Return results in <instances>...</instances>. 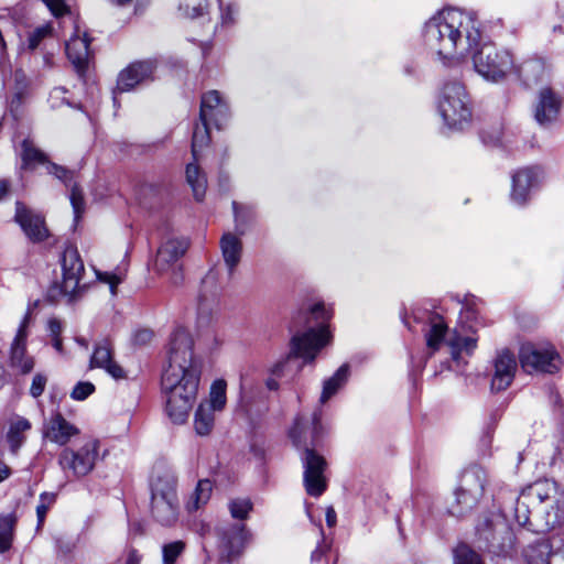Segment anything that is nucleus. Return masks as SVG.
I'll return each mask as SVG.
<instances>
[{
    "mask_svg": "<svg viewBox=\"0 0 564 564\" xmlns=\"http://www.w3.org/2000/svg\"><path fill=\"white\" fill-rule=\"evenodd\" d=\"M31 323V310H28L10 346V367L21 375H28L34 368V358L26 354V339Z\"/></svg>",
    "mask_w": 564,
    "mask_h": 564,
    "instance_id": "obj_14",
    "label": "nucleus"
},
{
    "mask_svg": "<svg viewBox=\"0 0 564 564\" xmlns=\"http://www.w3.org/2000/svg\"><path fill=\"white\" fill-rule=\"evenodd\" d=\"M161 386L166 397V414L176 424L186 422L196 400L202 364L194 355L193 338L185 328H176L170 337Z\"/></svg>",
    "mask_w": 564,
    "mask_h": 564,
    "instance_id": "obj_1",
    "label": "nucleus"
},
{
    "mask_svg": "<svg viewBox=\"0 0 564 564\" xmlns=\"http://www.w3.org/2000/svg\"><path fill=\"white\" fill-rule=\"evenodd\" d=\"M52 341H53V347L58 351V352H63V343H62V339L59 336L57 337H52Z\"/></svg>",
    "mask_w": 564,
    "mask_h": 564,
    "instance_id": "obj_62",
    "label": "nucleus"
},
{
    "mask_svg": "<svg viewBox=\"0 0 564 564\" xmlns=\"http://www.w3.org/2000/svg\"><path fill=\"white\" fill-rule=\"evenodd\" d=\"M518 369L514 355L505 349L492 361L491 390L502 391L510 387Z\"/></svg>",
    "mask_w": 564,
    "mask_h": 564,
    "instance_id": "obj_16",
    "label": "nucleus"
},
{
    "mask_svg": "<svg viewBox=\"0 0 564 564\" xmlns=\"http://www.w3.org/2000/svg\"><path fill=\"white\" fill-rule=\"evenodd\" d=\"M62 283H55L48 290V295L53 300L58 297H66L68 301L73 300L78 291L79 281L84 273V263L77 249L68 247L64 250L62 259Z\"/></svg>",
    "mask_w": 564,
    "mask_h": 564,
    "instance_id": "obj_12",
    "label": "nucleus"
},
{
    "mask_svg": "<svg viewBox=\"0 0 564 564\" xmlns=\"http://www.w3.org/2000/svg\"><path fill=\"white\" fill-rule=\"evenodd\" d=\"M438 112L451 129H464L471 119V109L465 87L456 80L447 82L441 89Z\"/></svg>",
    "mask_w": 564,
    "mask_h": 564,
    "instance_id": "obj_7",
    "label": "nucleus"
},
{
    "mask_svg": "<svg viewBox=\"0 0 564 564\" xmlns=\"http://www.w3.org/2000/svg\"><path fill=\"white\" fill-rule=\"evenodd\" d=\"M90 368L105 369L115 379H122L126 376L122 367L112 359L111 347L107 340L96 345L90 358Z\"/></svg>",
    "mask_w": 564,
    "mask_h": 564,
    "instance_id": "obj_24",
    "label": "nucleus"
},
{
    "mask_svg": "<svg viewBox=\"0 0 564 564\" xmlns=\"http://www.w3.org/2000/svg\"><path fill=\"white\" fill-rule=\"evenodd\" d=\"M186 181L191 186L196 200H202L207 188L205 173L196 163H188L186 166Z\"/></svg>",
    "mask_w": 564,
    "mask_h": 564,
    "instance_id": "obj_31",
    "label": "nucleus"
},
{
    "mask_svg": "<svg viewBox=\"0 0 564 564\" xmlns=\"http://www.w3.org/2000/svg\"><path fill=\"white\" fill-rule=\"evenodd\" d=\"M52 14L56 18L63 15L68 11L67 6L63 0H42Z\"/></svg>",
    "mask_w": 564,
    "mask_h": 564,
    "instance_id": "obj_50",
    "label": "nucleus"
},
{
    "mask_svg": "<svg viewBox=\"0 0 564 564\" xmlns=\"http://www.w3.org/2000/svg\"><path fill=\"white\" fill-rule=\"evenodd\" d=\"M232 207H234V214H235V220H236V224H237V227L241 226L245 224V215L242 213V207L240 205H238L236 202L232 203Z\"/></svg>",
    "mask_w": 564,
    "mask_h": 564,
    "instance_id": "obj_56",
    "label": "nucleus"
},
{
    "mask_svg": "<svg viewBox=\"0 0 564 564\" xmlns=\"http://www.w3.org/2000/svg\"><path fill=\"white\" fill-rule=\"evenodd\" d=\"M52 32L53 28L50 23L35 28L28 36V47L31 51L36 50L44 39L52 35Z\"/></svg>",
    "mask_w": 564,
    "mask_h": 564,
    "instance_id": "obj_41",
    "label": "nucleus"
},
{
    "mask_svg": "<svg viewBox=\"0 0 564 564\" xmlns=\"http://www.w3.org/2000/svg\"><path fill=\"white\" fill-rule=\"evenodd\" d=\"M325 517H326L327 525L329 528L335 527L336 521H337V516H336V511L333 507H327Z\"/></svg>",
    "mask_w": 564,
    "mask_h": 564,
    "instance_id": "obj_57",
    "label": "nucleus"
},
{
    "mask_svg": "<svg viewBox=\"0 0 564 564\" xmlns=\"http://www.w3.org/2000/svg\"><path fill=\"white\" fill-rule=\"evenodd\" d=\"M541 564H564V544L553 551L546 560H542Z\"/></svg>",
    "mask_w": 564,
    "mask_h": 564,
    "instance_id": "obj_51",
    "label": "nucleus"
},
{
    "mask_svg": "<svg viewBox=\"0 0 564 564\" xmlns=\"http://www.w3.org/2000/svg\"><path fill=\"white\" fill-rule=\"evenodd\" d=\"M564 516V495L554 481H535L522 490L514 507L516 521L534 532L557 527Z\"/></svg>",
    "mask_w": 564,
    "mask_h": 564,
    "instance_id": "obj_3",
    "label": "nucleus"
},
{
    "mask_svg": "<svg viewBox=\"0 0 564 564\" xmlns=\"http://www.w3.org/2000/svg\"><path fill=\"white\" fill-rule=\"evenodd\" d=\"M47 383V377L41 372L33 376L32 383L30 387V394L33 398H39L45 390Z\"/></svg>",
    "mask_w": 564,
    "mask_h": 564,
    "instance_id": "obj_47",
    "label": "nucleus"
},
{
    "mask_svg": "<svg viewBox=\"0 0 564 564\" xmlns=\"http://www.w3.org/2000/svg\"><path fill=\"white\" fill-rule=\"evenodd\" d=\"M482 497V495H475L469 490H462V487L457 486L448 512L457 518L464 517L477 507Z\"/></svg>",
    "mask_w": 564,
    "mask_h": 564,
    "instance_id": "obj_27",
    "label": "nucleus"
},
{
    "mask_svg": "<svg viewBox=\"0 0 564 564\" xmlns=\"http://www.w3.org/2000/svg\"><path fill=\"white\" fill-rule=\"evenodd\" d=\"M14 218L31 240L41 241L47 236L43 218L20 202L17 203Z\"/></svg>",
    "mask_w": 564,
    "mask_h": 564,
    "instance_id": "obj_21",
    "label": "nucleus"
},
{
    "mask_svg": "<svg viewBox=\"0 0 564 564\" xmlns=\"http://www.w3.org/2000/svg\"><path fill=\"white\" fill-rule=\"evenodd\" d=\"M543 170L540 166H528L518 170L512 176L511 199L518 205H523L532 187L543 178Z\"/></svg>",
    "mask_w": 564,
    "mask_h": 564,
    "instance_id": "obj_18",
    "label": "nucleus"
},
{
    "mask_svg": "<svg viewBox=\"0 0 564 564\" xmlns=\"http://www.w3.org/2000/svg\"><path fill=\"white\" fill-rule=\"evenodd\" d=\"M181 541L171 542L163 546V564H174L184 550Z\"/></svg>",
    "mask_w": 564,
    "mask_h": 564,
    "instance_id": "obj_42",
    "label": "nucleus"
},
{
    "mask_svg": "<svg viewBox=\"0 0 564 564\" xmlns=\"http://www.w3.org/2000/svg\"><path fill=\"white\" fill-rule=\"evenodd\" d=\"M209 122L210 121L208 120H200V122L196 123L194 128L192 139V153L195 160L197 159L198 151L209 144Z\"/></svg>",
    "mask_w": 564,
    "mask_h": 564,
    "instance_id": "obj_37",
    "label": "nucleus"
},
{
    "mask_svg": "<svg viewBox=\"0 0 564 564\" xmlns=\"http://www.w3.org/2000/svg\"><path fill=\"white\" fill-rule=\"evenodd\" d=\"M47 172L62 181L66 186H70L74 178V173L72 171L54 163L47 164Z\"/></svg>",
    "mask_w": 564,
    "mask_h": 564,
    "instance_id": "obj_43",
    "label": "nucleus"
},
{
    "mask_svg": "<svg viewBox=\"0 0 564 564\" xmlns=\"http://www.w3.org/2000/svg\"><path fill=\"white\" fill-rule=\"evenodd\" d=\"M545 72V64L542 59L530 58L521 62L520 64L514 63V68L511 74H514L525 85H531L541 80L544 77Z\"/></svg>",
    "mask_w": 564,
    "mask_h": 564,
    "instance_id": "obj_28",
    "label": "nucleus"
},
{
    "mask_svg": "<svg viewBox=\"0 0 564 564\" xmlns=\"http://www.w3.org/2000/svg\"><path fill=\"white\" fill-rule=\"evenodd\" d=\"M100 442L94 437H87L77 448L66 447L58 456V464L63 471L70 473L74 477L88 475L99 459Z\"/></svg>",
    "mask_w": 564,
    "mask_h": 564,
    "instance_id": "obj_11",
    "label": "nucleus"
},
{
    "mask_svg": "<svg viewBox=\"0 0 564 564\" xmlns=\"http://www.w3.org/2000/svg\"><path fill=\"white\" fill-rule=\"evenodd\" d=\"M141 561V556L138 554L135 550H131L128 554L126 564H139Z\"/></svg>",
    "mask_w": 564,
    "mask_h": 564,
    "instance_id": "obj_59",
    "label": "nucleus"
},
{
    "mask_svg": "<svg viewBox=\"0 0 564 564\" xmlns=\"http://www.w3.org/2000/svg\"><path fill=\"white\" fill-rule=\"evenodd\" d=\"M220 249L224 262L229 272L232 273L239 264L242 254V241L240 237L232 232L224 234L220 239Z\"/></svg>",
    "mask_w": 564,
    "mask_h": 564,
    "instance_id": "obj_26",
    "label": "nucleus"
},
{
    "mask_svg": "<svg viewBox=\"0 0 564 564\" xmlns=\"http://www.w3.org/2000/svg\"><path fill=\"white\" fill-rule=\"evenodd\" d=\"M321 417V411H315L310 420L299 416L290 431L294 445L304 448V485L307 494L313 497L321 496L327 487L324 476L326 460L313 448L324 434Z\"/></svg>",
    "mask_w": 564,
    "mask_h": 564,
    "instance_id": "obj_4",
    "label": "nucleus"
},
{
    "mask_svg": "<svg viewBox=\"0 0 564 564\" xmlns=\"http://www.w3.org/2000/svg\"><path fill=\"white\" fill-rule=\"evenodd\" d=\"M520 364L529 372L554 373L560 369L561 357L551 344H525L520 349Z\"/></svg>",
    "mask_w": 564,
    "mask_h": 564,
    "instance_id": "obj_13",
    "label": "nucleus"
},
{
    "mask_svg": "<svg viewBox=\"0 0 564 564\" xmlns=\"http://www.w3.org/2000/svg\"><path fill=\"white\" fill-rule=\"evenodd\" d=\"M508 531L505 517L500 512H490L479 518L476 524V533L480 540L490 543L497 535Z\"/></svg>",
    "mask_w": 564,
    "mask_h": 564,
    "instance_id": "obj_25",
    "label": "nucleus"
},
{
    "mask_svg": "<svg viewBox=\"0 0 564 564\" xmlns=\"http://www.w3.org/2000/svg\"><path fill=\"white\" fill-rule=\"evenodd\" d=\"M216 410L207 406V404L199 403L194 415V429L198 435H208L215 424Z\"/></svg>",
    "mask_w": 564,
    "mask_h": 564,
    "instance_id": "obj_32",
    "label": "nucleus"
},
{
    "mask_svg": "<svg viewBox=\"0 0 564 564\" xmlns=\"http://www.w3.org/2000/svg\"><path fill=\"white\" fill-rule=\"evenodd\" d=\"M237 13V9L229 4L225 11L221 13V20L224 23H231L234 22V15Z\"/></svg>",
    "mask_w": 564,
    "mask_h": 564,
    "instance_id": "obj_55",
    "label": "nucleus"
},
{
    "mask_svg": "<svg viewBox=\"0 0 564 564\" xmlns=\"http://www.w3.org/2000/svg\"><path fill=\"white\" fill-rule=\"evenodd\" d=\"M89 43L90 40L87 33L84 32L79 34V31L66 42L67 57L79 75H82L87 67L90 55Z\"/></svg>",
    "mask_w": 564,
    "mask_h": 564,
    "instance_id": "obj_22",
    "label": "nucleus"
},
{
    "mask_svg": "<svg viewBox=\"0 0 564 564\" xmlns=\"http://www.w3.org/2000/svg\"><path fill=\"white\" fill-rule=\"evenodd\" d=\"M186 238L170 236L162 240L156 251L154 270L160 275H167L173 285L181 284L183 280L181 259L188 249Z\"/></svg>",
    "mask_w": 564,
    "mask_h": 564,
    "instance_id": "obj_10",
    "label": "nucleus"
},
{
    "mask_svg": "<svg viewBox=\"0 0 564 564\" xmlns=\"http://www.w3.org/2000/svg\"><path fill=\"white\" fill-rule=\"evenodd\" d=\"M219 547L221 553L230 561L238 556L251 539L245 524H229L218 529Z\"/></svg>",
    "mask_w": 564,
    "mask_h": 564,
    "instance_id": "obj_15",
    "label": "nucleus"
},
{
    "mask_svg": "<svg viewBox=\"0 0 564 564\" xmlns=\"http://www.w3.org/2000/svg\"><path fill=\"white\" fill-rule=\"evenodd\" d=\"M66 89L63 87H55L50 93L48 101L51 104L52 108H58L63 105H70L69 101L66 99L65 94Z\"/></svg>",
    "mask_w": 564,
    "mask_h": 564,
    "instance_id": "obj_49",
    "label": "nucleus"
},
{
    "mask_svg": "<svg viewBox=\"0 0 564 564\" xmlns=\"http://www.w3.org/2000/svg\"><path fill=\"white\" fill-rule=\"evenodd\" d=\"M330 317L324 304L317 303L310 312L301 313L294 321V326L307 327L305 332L296 330L290 340V352L285 359L275 362L270 369L274 376H280L285 361L290 358H301L312 362L318 351L328 343L329 335L324 322Z\"/></svg>",
    "mask_w": 564,
    "mask_h": 564,
    "instance_id": "obj_5",
    "label": "nucleus"
},
{
    "mask_svg": "<svg viewBox=\"0 0 564 564\" xmlns=\"http://www.w3.org/2000/svg\"><path fill=\"white\" fill-rule=\"evenodd\" d=\"M10 476V468L2 462H0V482Z\"/></svg>",
    "mask_w": 564,
    "mask_h": 564,
    "instance_id": "obj_60",
    "label": "nucleus"
},
{
    "mask_svg": "<svg viewBox=\"0 0 564 564\" xmlns=\"http://www.w3.org/2000/svg\"><path fill=\"white\" fill-rule=\"evenodd\" d=\"M213 484L209 479H202L198 481L195 491L189 497L186 509L189 512L198 510L202 506L206 505L210 498Z\"/></svg>",
    "mask_w": 564,
    "mask_h": 564,
    "instance_id": "obj_34",
    "label": "nucleus"
},
{
    "mask_svg": "<svg viewBox=\"0 0 564 564\" xmlns=\"http://www.w3.org/2000/svg\"><path fill=\"white\" fill-rule=\"evenodd\" d=\"M69 199L74 209L75 217H79V214L84 210V196L80 188L76 184H70Z\"/></svg>",
    "mask_w": 564,
    "mask_h": 564,
    "instance_id": "obj_45",
    "label": "nucleus"
},
{
    "mask_svg": "<svg viewBox=\"0 0 564 564\" xmlns=\"http://www.w3.org/2000/svg\"><path fill=\"white\" fill-rule=\"evenodd\" d=\"M228 117V106L217 90H210L202 96L199 120L214 122L220 129Z\"/></svg>",
    "mask_w": 564,
    "mask_h": 564,
    "instance_id": "obj_19",
    "label": "nucleus"
},
{
    "mask_svg": "<svg viewBox=\"0 0 564 564\" xmlns=\"http://www.w3.org/2000/svg\"><path fill=\"white\" fill-rule=\"evenodd\" d=\"M226 389L227 383L225 380L219 379L214 381L210 387L209 399L202 403L207 404V406L218 412L223 411L227 403Z\"/></svg>",
    "mask_w": 564,
    "mask_h": 564,
    "instance_id": "obj_35",
    "label": "nucleus"
},
{
    "mask_svg": "<svg viewBox=\"0 0 564 564\" xmlns=\"http://www.w3.org/2000/svg\"><path fill=\"white\" fill-rule=\"evenodd\" d=\"M97 279L100 282L107 283L110 286V292L112 295L116 294V290L119 283H121L122 278L118 274L111 272L96 271Z\"/></svg>",
    "mask_w": 564,
    "mask_h": 564,
    "instance_id": "obj_48",
    "label": "nucleus"
},
{
    "mask_svg": "<svg viewBox=\"0 0 564 564\" xmlns=\"http://www.w3.org/2000/svg\"><path fill=\"white\" fill-rule=\"evenodd\" d=\"M156 68L153 59L139 61L130 64L118 75L116 91H130L137 85L152 76Z\"/></svg>",
    "mask_w": 564,
    "mask_h": 564,
    "instance_id": "obj_17",
    "label": "nucleus"
},
{
    "mask_svg": "<svg viewBox=\"0 0 564 564\" xmlns=\"http://www.w3.org/2000/svg\"><path fill=\"white\" fill-rule=\"evenodd\" d=\"M94 391L95 386L91 382L80 381L74 387L70 397L74 400L83 401L87 399Z\"/></svg>",
    "mask_w": 564,
    "mask_h": 564,
    "instance_id": "obj_46",
    "label": "nucleus"
},
{
    "mask_svg": "<svg viewBox=\"0 0 564 564\" xmlns=\"http://www.w3.org/2000/svg\"><path fill=\"white\" fill-rule=\"evenodd\" d=\"M15 522L13 514L0 516V553L11 547Z\"/></svg>",
    "mask_w": 564,
    "mask_h": 564,
    "instance_id": "obj_36",
    "label": "nucleus"
},
{
    "mask_svg": "<svg viewBox=\"0 0 564 564\" xmlns=\"http://www.w3.org/2000/svg\"><path fill=\"white\" fill-rule=\"evenodd\" d=\"M423 41L445 64L460 63L480 44V23L475 12L444 8L424 23Z\"/></svg>",
    "mask_w": 564,
    "mask_h": 564,
    "instance_id": "obj_2",
    "label": "nucleus"
},
{
    "mask_svg": "<svg viewBox=\"0 0 564 564\" xmlns=\"http://www.w3.org/2000/svg\"><path fill=\"white\" fill-rule=\"evenodd\" d=\"M54 501H55L54 494L43 492L40 496V503L36 507V516H37L39 524L43 523V521L46 517L47 510L51 508V506L54 503Z\"/></svg>",
    "mask_w": 564,
    "mask_h": 564,
    "instance_id": "obj_44",
    "label": "nucleus"
},
{
    "mask_svg": "<svg viewBox=\"0 0 564 564\" xmlns=\"http://www.w3.org/2000/svg\"><path fill=\"white\" fill-rule=\"evenodd\" d=\"M56 544L58 549V554L63 557L69 555L75 549V542L73 541H65L63 539H58L56 541Z\"/></svg>",
    "mask_w": 564,
    "mask_h": 564,
    "instance_id": "obj_53",
    "label": "nucleus"
},
{
    "mask_svg": "<svg viewBox=\"0 0 564 564\" xmlns=\"http://www.w3.org/2000/svg\"><path fill=\"white\" fill-rule=\"evenodd\" d=\"M76 341L85 348H88V341L85 338H77Z\"/></svg>",
    "mask_w": 564,
    "mask_h": 564,
    "instance_id": "obj_64",
    "label": "nucleus"
},
{
    "mask_svg": "<svg viewBox=\"0 0 564 564\" xmlns=\"http://www.w3.org/2000/svg\"><path fill=\"white\" fill-rule=\"evenodd\" d=\"M349 377V366L347 364L340 366L337 371L323 383V390L319 398L322 404L326 403L339 389L344 387Z\"/></svg>",
    "mask_w": 564,
    "mask_h": 564,
    "instance_id": "obj_30",
    "label": "nucleus"
},
{
    "mask_svg": "<svg viewBox=\"0 0 564 564\" xmlns=\"http://www.w3.org/2000/svg\"><path fill=\"white\" fill-rule=\"evenodd\" d=\"M31 429L29 420L17 416L11 420L7 440L12 452H17L24 442L23 433Z\"/></svg>",
    "mask_w": 564,
    "mask_h": 564,
    "instance_id": "obj_33",
    "label": "nucleus"
},
{
    "mask_svg": "<svg viewBox=\"0 0 564 564\" xmlns=\"http://www.w3.org/2000/svg\"><path fill=\"white\" fill-rule=\"evenodd\" d=\"M487 484V474L480 466H470L463 470L458 486L462 490L473 491L475 495H482Z\"/></svg>",
    "mask_w": 564,
    "mask_h": 564,
    "instance_id": "obj_29",
    "label": "nucleus"
},
{
    "mask_svg": "<svg viewBox=\"0 0 564 564\" xmlns=\"http://www.w3.org/2000/svg\"><path fill=\"white\" fill-rule=\"evenodd\" d=\"M152 337V333L150 330H140L135 334V340L138 343H145L150 340Z\"/></svg>",
    "mask_w": 564,
    "mask_h": 564,
    "instance_id": "obj_58",
    "label": "nucleus"
},
{
    "mask_svg": "<svg viewBox=\"0 0 564 564\" xmlns=\"http://www.w3.org/2000/svg\"><path fill=\"white\" fill-rule=\"evenodd\" d=\"M267 387L270 389V390H275L278 388V382L275 379H268L267 380Z\"/></svg>",
    "mask_w": 564,
    "mask_h": 564,
    "instance_id": "obj_63",
    "label": "nucleus"
},
{
    "mask_svg": "<svg viewBox=\"0 0 564 564\" xmlns=\"http://www.w3.org/2000/svg\"><path fill=\"white\" fill-rule=\"evenodd\" d=\"M9 194V183L4 180L0 181V200Z\"/></svg>",
    "mask_w": 564,
    "mask_h": 564,
    "instance_id": "obj_61",
    "label": "nucleus"
},
{
    "mask_svg": "<svg viewBox=\"0 0 564 564\" xmlns=\"http://www.w3.org/2000/svg\"><path fill=\"white\" fill-rule=\"evenodd\" d=\"M454 564H484L481 556L467 544H459L454 550Z\"/></svg>",
    "mask_w": 564,
    "mask_h": 564,
    "instance_id": "obj_40",
    "label": "nucleus"
},
{
    "mask_svg": "<svg viewBox=\"0 0 564 564\" xmlns=\"http://www.w3.org/2000/svg\"><path fill=\"white\" fill-rule=\"evenodd\" d=\"M253 508V503L249 498H232L228 501V510L230 516L237 520H247Z\"/></svg>",
    "mask_w": 564,
    "mask_h": 564,
    "instance_id": "obj_39",
    "label": "nucleus"
},
{
    "mask_svg": "<svg viewBox=\"0 0 564 564\" xmlns=\"http://www.w3.org/2000/svg\"><path fill=\"white\" fill-rule=\"evenodd\" d=\"M47 327L52 337L59 336L63 330L62 322L55 317L48 319Z\"/></svg>",
    "mask_w": 564,
    "mask_h": 564,
    "instance_id": "obj_54",
    "label": "nucleus"
},
{
    "mask_svg": "<svg viewBox=\"0 0 564 564\" xmlns=\"http://www.w3.org/2000/svg\"><path fill=\"white\" fill-rule=\"evenodd\" d=\"M78 434L79 430L58 412L50 417L43 430L46 440L61 446L66 445Z\"/></svg>",
    "mask_w": 564,
    "mask_h": 564,
    "instance_id": "obj_20",
    "label": "nucleus"
},
{
    "mask_svg": "<svg viewBox=\"0 0 564 564\" xmlns=\"http://www.w3.org/2000/svg\"><path fill=\"white\" fill-rule=\"evenodd\" d=\"M22 167L30 169L35 163L44 164L46 162V156L34 145L31 140L25 139L22 142Z\"/></svg>",
    "mask_w": 564,
    "mask_h": 564,
    "instance_id": "obj_38",
    "label": "nucleus"
},
{
    "mask_svg": "<svg viewBox=\"0 0 564 564\" xmlns=\"http://www.w3.org/2000/svg\"><path fill=\"white\" fill-rule=\"evenodd\" d=\"M424 337L430 354L436 352L443 343L449 348L452 359L459 361L463 355H471L477 347V339L462 335L456 328L449 330L444 318L437 313L427 317Z\"/></svg>",
    "mask_w": 564,
    "mask_h": 564,
    "instance_id": "obj_6",
    "label": "nucleus"
},
{
    "mask_svg": "<svg viewBox=\"0 0 564 564\" xmlns=\"http://www.w3.org/2000/svg\"><path fill=\"white\" fill-rule=\"evenodd\" d=\"M473 59L476 72L486 80L494 83L503 80L514 68V61L509 51L491 43L482 44Z\"/></svg>",
    "mask_w": 564,
    "mask_h": 564,
    "instance_id": "obj_9",
    "label": "nucleus"
},
{
    "mask_svg": "<svg viewBox=\"0 0 564 564\" xmlns=\"http://www.w3.org/2000/svg\"><path fill=\"white\" fill-rule=\"evenodd\" d=\"M180 8L184 11L187 17L196 18L203 14L204 7L199 2L198 4L191 6L189 3L181 4Z\"/></svg>",
    "mask_w": 564,
    "mask_h": 564,
    "instance_id": "obj_52",
    "label": "nucleus"
},
{
    "mask_svg": "<svg viewBox=\"0 0 564 564\" xmlns=\"http://www.w3.org/2000/svg\"><path fill=\"white\" fill-rule=\"evenodd\" d=\"M151 513L162 525H173L177 520L176 478L170 471L158 474L152 480Z\"/></svg>",
    "mask_w": 564,
    "mask_h": 564,
    "instance_id": "obj_8",
    "label": "nucleus"
},
{
    "mask_svg": "<svg viewBox=\"0 0 564 564\" xmlns=\"http://www.w3.org/2000/svg\"><path fill=\"white\" fill-rule=\"evenodd\" d=\"M561 100L550 88L540 90L535 106L534 117L540 124H547L554 121L560 112Z\"/></svg>",
    "mask_w": 564,
    "mask_h": 564,
    "instance_id": "obj_23",
    "label": "nucleus"
}]
</instances>
